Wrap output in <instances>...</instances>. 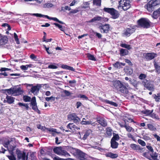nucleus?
I'll return each instance as SVG.
<instances>
[{
	"mask_svg": "<svg viewBox=\"0 0 160 160\" xmlns=\"http://www.w3.org/2000/svg\"><path fill=\"white\" fill-rule=\"evenodd\" d=\"M98 122L102 126L105 127L107 126V123L105 119L101 118L97 120Z\"/></svg>",
	"mask_w": 160,
	"mask_h": 160,
	"instance_id": "cd10ccee",
	"label": "nucleus"
},
{
	"mask_svg": "<svg viewBox=\"0 0 160 160\" xmlns=\"http://www.w3.org/2000/svg\"><path fill=\"white\" fill-rule=\"evenodd\" d=\"M53 5L51 3H48L44 5V7L45 8H49L52 7Z\"/></svg>",
	"mask_w": 160,
	"mask_h": 160,
	"instance_id": "052dcab7",
	"label": "nucleus"
},
{
	"mask_svg": "<svg viewBox=\"0 0 160 160\" xmlns=\"http://www.w3.org/2000/svg\"><path fill=\"white\" fill-rule=\"evenodd\" d=\"M138 25L140 27L144 28H148L151 26V22L147 18H141L138 20Z\"/></svg>",
	"mask_w": 160,
	"mask_h": 160,
	"instance_id": "f03ea898",
	"label": "nucleus"
},
{
	"mask_svg": "<svg viewBox=\"0 0 160 160\" xmlns=\"http://www.w3.org/2000/svg\"><path fill=\"white\" fill-rule=\"evenodd\" d=\"M104 102L106 103L109 104L112 106L115 107H117L118 106V104L112 101H110L107 99L104 100Z\"/></svg>",
	"mask_w": 160,
	"mask_h": 160,
	"instance_id": "72a5a7b5",
	"label": "nucleus"
},
{
	"mask_svg": "<svg viewBox=\"0 0 160 160\" xmlns=\"http://www.w3.org/2000/svg\"><path fill=\"white\" fill-rule=\"evenodd\" d=\"M120 46L122 48H126L128 50H130L132 48L130 45L127 44L125 43H121L120 44Z\"/></svg>",
	"mask_w": 160,
	"mask_h": 160,
	"instance_id": "37998d69",
	"label": "nucleus"
},
{
	"mask_svg": "<svg viewBox=\"0 0 160 160\" xmlns=\"http://www.w3.org/2000/svg\"><path fill=\"white\" fill-rule=\"evenodd\" d=\"M125 65V63L117 62L113 64L112 65L115 68L120 69L122 68V66H124Z\"/></svg>",
	"mask_w": 160,
	"mask_h": 160,
	"instance_id": "5701e85b",
	"label": "nucleus"
},
{
	"mask_svg": "<svg viewBox=\"0 0 160 160\" xmlns=\"http://www.w3.org/2000/svg\"><path fill=\"white\" fill-rule=\"evenodd\" d=\"M33 15L34 16H36L37 17H42L43 18H47V15H42L41 14L39 13H33Z\"/></svg>",
	"mask_w": 160,
	"mask_h": 160,
	"instance_id": "6e6d98bb",
	"label": "nucleus"
},
{
	"mask_svg": "<svg viewBox=\"0 0 160 160\" xmlns=\"http://www.w3.org/2000/svg\"><path fill=\"white\" fill-rule=\"evenodd\" d=\"M103 19V18L99 16H97L90 20L89 22H95L97 21H99Z\"/></svg>",
	"mask_w": 160,
	"mask_h": 160,
	"instance_id": "c756f323",
	"label": "nucleus"
},
{
	"mask_svg": "<svg viewBox=\"0 0 160 160\" xmlns=\"http://www.w3.org/2000/svg\"><path fill=\"white\" fill-rule=\"evenodd\" d=\"M23 100L25 102H30L31 100V98L30 97L28 96L24 95L23 97Z\"/></svg>",
	"mask_w": 160,
	"mask_h": 160,
	"instance_id": "09e8293b",
	"label": "nucleus"
},
{
	"mask_svg": "<svg viewBox=\"0 0 160 160\" xmlns=\"http://www.w3.org/2000/svg\"><path fill=\"white\" fill-rule=\"evenodd\" d=\"M47 18L49 20H54L62 24H65L64 22L62 21H60L58 19L56 18L50 17L47 15Z\"/></svg>",
	"mask_w": 160,
	"mask_h": 160,
	"instance_id": "7c9ffc66",
	"label": "nucleus"
},
{
	"mask_svg": "<svg viewBox=\"0 0 160 160\" xmlns=\"http://www.w3.org/2000/svg\"><path fill=\"white\" fill-rule=\"evenodd\" d=\"M32 66V64H27L26 65H22L20 66V68L22 70H26L29 68H31Z\"/></svg>",
	"mask_w": 160,
	"mask_h": 160,
	"instance_id": "4c0bfd02",
	"label": "nucleus"
},
{
	"mask_svg": "<svg viewBox=\"0 0 160 160\" xmlns=\"http://www.w3.org/2000/svg\"><path fill=\"white\" fill-rule=\"evenodd\" d=\"M16 154L17 158L19 160H27L28 154L26 155V153L24 151H21L19 149L16 150Z\"/></svg>",
	"mask_w": 160,
	"mask_h": 160,
	"instance_id": "6e6552de",
	"label": "nucleus"
},
{
	"mask_svg": "<svg viewBox=\"0 0 160 160\" xmlns=\"http://www.w3.org/2000/svg\"><path fill=\"white\" fill-rule=\"evenodd\" d=\"M123 84L119 80H116L113 82V85L114 87L113 88H115L118 91L120 89Z\"/></svg>",
	"mask_w": 160,
	"mask_h": 160,
	"instance_id": "dca6fc26",
	"label": "nucleus"
},
{
	"mask_svg": "<svg viewBox=\"0 0 160 160\" xmlns=\"http://www.w3.org/2000/svg\"><path fill=\"white\" fill-rule=\"evenodd\" d=\"M99 29L102 33H108V32L110 28L109 24H102L99 26Z\"/></svg>",
	"mask_w": 160,
	"mask_h": 160,
	"instance_id": "1a4fd4ad",
	"label": "nucleus"
},
{
	"mask_svg": "<svg viewBox=\"0 0 160 160\" xmlns=\"http://www.w3.org/2000/svg\"><path fill=\"white\" fill-rule=\"evenodd\" d=\"M138 142L142 146H145L146 145L145 142L143 140L140 139H138Z\"/></svg>",
	"mask_w": 160,
	"mask_h": 160,
	"instance_id": "864d4df0",
	"label": "nucleus"
},
{
	"mask_svg": "<svg viewBox=\"0 0 160 160\" xmlns=\"http://www.w3.org/2000/svg\"><path fill=\"white\" fill-rule=\"evenodd\" d=\"M93 4L97 6H101V0H93Z\"/></svg>",
	"mask_w": 160,
	"mask_h": 160,
	"instance_id": "49530a36",
	"label": "nucleus"
},
{
	"mask_svg": "<svg viewBox=\"0 0 160 160\" xmlns=\"http://www.w3.org/2000/svg\"><path fill=\"white\" fill-rule=\"evenodd\" d=\"M124 70L128 75H131L133 73L132 69L128 66L124 67Z\"/></svg>",
	"mask_w": 160,
	"mask_h": 160,
	"instance_id": "4be33fe9",
	"label": "nucleus"
},
{
	"mask_svg": "<svg viewBox=\"0 0 160 160\" xmlns=\"http://www.w3.org/2000/svg\"><path fill=\"white\" fill-rule=\"evenodd\" d=\"M135 28L132 27H130L129 28H127L123 33V35L124 36L129 37L135 32Z\"/></svg>",
	"mask_w": 160,
	"mask_h": 160,
	"instance_id": "9d476101",
	"label": "nucleus"
},
{
	"mask_svg": "<svg viewBox=\"0 0 160 160\" xmlns=\"http://www.w3.org/2000/svg\"><path fill=\"white\" fill-rule=\"evenodd\" d=\"M86 119L84 118H83L82 121L81 123L82 125H89L90 124V122L88 121H86Z\"/></svg>",
	"mask_w": 160,
	"mask_h": 160,
	"instance_id": "3c124183",
	"label": "nucleus"
},
{
	"mask_svg": "<svg viewBox=\"0 0 160 160\" xmlns=\"http://www.w3.org/2000/svg\"><path fill=\"white\" fill-rule=\"evenodd\" d=\"M120 139V137L118 134L113 133V137L112 138L111 140L115 141H118Z\"/></svg>",
	"mask_w": 160,
	"mask_h": 160,
	"instance_id": "79ce46f5",
	"label": "nucleus"
},
{
	"mask_svg": "<svg viewBox=\"0 0 160 160\" xmlns=\"http://www.w3.org/2000/svg\"><path fill=\"white\" fill-rule=\"evenodd\" d=\"M125 128L126 129V131L129 132L132 131V132H134V129L132 127H130L128 124H126V126H125Z\"/></svg>",
	"mask_w": 160,
	"mask_h": 160,
	"instance_id": "e433bc0d",
	"label": "nucleus"
},
{
	"mask_svg": "<svg viewBox=\"0 0 160 160\" xmlns=\"http://www.w3.org/2000/svg\"><path fill=\"white\" fill-rule=\"evenodd\" d=\"M42 84H38L36 86H32L31 88L30 92L34 95L37 94L42 87Z\"/></svg>",
	"mask_w": 160,
	"mask_h": 160,
	"instance_id": "f8f14e48",
	"label": "nucleus"
},
{
	"mask_svg": "<svg viewBox=\"0 0 160 160\" xmlns=\"http://www.w3.org/2000/svg\"><path fill=\"white\" fill-rule=\"evenodd\" d=\"M118 143L115 141H111V146L112 148H116L118 147Z\"/></svg>",
	"mask_w": 160,
	"mask_h": 160,
	"instance_id": "c9c22d12",
	"label": "nucleus"
},
{
	"mask_svg": "<svg viewBox=\"0 0 160 160\" xmlns=\"http://www.w3.org/2000/svg\"><path fill=\"white\" fill-rule=\"evenodd\" d=\"M46 129L49 131L50 132H54L57 133H60V132H57L56 131V129L54 128L50 129L49 128H46Z\"/></svg>",
	"mask_w": 160,
	"mask_h": 160,
	"instance_id": "5fc2aeb1",
	"label": "nucleus"
},
{
	"mask_svg": "<svg viewBox=\"0 0 160 160\" xmlns=\"http://www.w3.org/2000/svg\"><path fill=\"white\" fill-rule=\"evenodd\" d=\"M63 92L65 95L67 96H70L72 94L70 92L66 90H64Z\"/></svg>",
	"mask_w": 160,
	"mask_h": 160,
	"instance_id": "338daca9",
	"label": "nucleus"
},
{
	"mask_svg": "<svg viewBox=\"0 0 160 160\" xmlns=\"http://www.w3.org/2000/svg\"><path fill=\"white\" fill-rule=\"evenodd\" d=\"M104 12L109 14L113 19L118 18L120 16L119 12L113 8H104Z\"/></svg>",
	"mask_w": 160,
	"mask_h": 160,
	"instance_id": "7ed1b4c3",
	"label": "nucleus"
},
{
	"mask_svg": "<svg viewBox=\"0 0 160 160\" xmlns=\"http://www.w3.org/2000/svg\"><path fill=\"white\" fill-rule=\"evenodd\" d=\"M68 118L69 120H73L76 123H78L80 119L75 113L68 115Z\"/></svg>",
	"mask_w": 160,
	"mask_h": 160,
	"instance_id": "ddd939ff",
	"label": "nucleus"
},
{
	"mask_svg": "<svg viewBox=\"0 0 160 160\" xmlns=\"http://www.w3.org/2000/svg\"><path fill=\"white\" fill-rule=\"evenodd\" d=\"M8 41L7 36L0 34V46L5 45Z\"/></svg>",
	"mask_w": 160,
	"mask_h": 160,
	"instance_id": "f3484780",
	"label": "nucleus"
},
{
	"mask_svg": "<svg viewBox=\"0 0 160 160\" xmlns=\"http://www.w3.org/2000/svg\"><path fill=\"white\" fill-rule=\"evenodd\" d=\"M18 104L21 107L22 106L24 107L25 108V109L26 110H28L29 107L28 105V103H24L22 102H19L18 103Z\"/></svg>",
	"mask_w": 160,
	"mask_h": 160,
	"instance_id": "a18cd8bd",
	"label": "nucleus"
},
{
	"mask_svg": "<svg viewBox=\"0 0 160 160\" xmlns=\"http://www.w3.org/2000/svg\"><path fill=\"white\" fill-rule=\"evenodd\" d=\"M7 157L10 160H16V158L13 154L10 156H8Z\"/></svg>",
	"mask_w": 160,
	"mask_h": 160,
	"instance_id": "69168bd1",
	"label": "nucleus"
},
{
	"mask_svg": "<svg viewBox=\"0 0 160 160\" xmlns=\"http://www.w3.org/2000/svg\"><path fill=\"white\" fill-rule=\"evenodd\" d=\"M142 156L149 160H159L158 159V154L156 152L151 153L149 155V152H145L142 154Z\"/></svg>",
	"mask_w": 160,
	"mask_h": 160,
	"instance_id": "0eeeda50",
	"label": "nucleus"
},
{
	"mask_svg": "<svg viewBox=\"0 0 160 160\" xmlns=\"http://www.w3.org/2000/svg\"><path fill=\"white\" fill-rule=\"evenodd\" d=\"M154 66L155 68L156 72L158 74H159L160 73V66L158 65L156 62L154 63Z\"/></svg>",
	"mask_w": 160,
	"mask_h": 160,
	"instance_id": "a19ab883",
	"label": "nucleus"
},
{
	"mask_svg": "<svg viewBox=\"0 0 160 160\" xmlns=\"http://www.w3.org/2000/svg\"><path fill=\"white\" fill-rule=\"evenodd\" d=\"M148 128L151 131H155L156 130V128L153 125L151 124H148L147 125Z\"/></svg>",
	"mask_w": 160,
	"mask_h": 160,
	"instance_id": "8fccbe9b",
	"label": "nucleus"
},
{
	"mask_svg": "<svg viewBox=\"0 0 160 160\" xmlns=\"http://www.w3.org/2000/svg\"><path fill=\"white\" fill-rule=\"evenodd\" d=\"M152 110H145L143 111V113L147 115H149L152 113Z\"/></svg>",
	"mask_w": 160,
	"mask_h": 160,
	"instance_id": "13d9d810",
	"label": "nucleus"
},
{
	"mask_svg": "<svg viewBox=\"0 0 160 160\" xmlns=\"http://www.w3.org/2000/svg\"><path fill=\"white\" fill-rule=\"evenodd\" d=\"M152 3L153 4V5L155 6L160 4V0H151Z\"/></svg>",
	"mask_w": 160,
	"mask_h": 160,
	"instance_id": "603ef678",
	"label": "nucleus"
},
{
	"mask_svg": "<svg viewBox=\"0 0 160 160\" xmlns=\"http://www.w3.org/2000/svg\"><path fill=\"white\" fill-rule=\"evenodd\" d=\"M55 97L53 96H51L49 97H47L45 98L46 100L48 102L50 101L51 100L54 101L55 100Z\"/></svg>",
	"mask_w": 160,
	"mask_h": 160,
	"instance_id": "bf43d9fd",
	"label": "nucleus"
},
{
	"mask_svg": "<svg viewBox=\"0 0 160 160\" xmlns=\"http://www.w3.org/2000/svg\"><path fill=\"white\" fill-rule=\"evenodd\" d=\"M119 91L123 95L129 93L128 89L123 84Z\"/></svg>",
	"mask_w": 160,
	"mask_h": 160,
	"instance_id": "aec40b11",
	"label": "nucleus"
},
{
	"mask_svg": "<svg viewBox=\"0 0 160 160\" xmlns=\"http://www.w3.org/2000/svg\"><path fill=\"white\" fill-rule=\"evenodd\" d=\"M143 83L144 86L147 89L152 91H154V88L153 85L151 84L148 81L146 80Z\"/></svg>",
	"mask_w": 160,
	"mask_h": 160,
	"instance_id": "4468645a",
	"label": "nucleus"
},
{
	"mask_svg": "<svg viewBox=\"0 0 160 160\" xmlns=\"http://www.w3.org/2000/svg\"><path fill=\"white\" fill-rule=\"evenodd\" d=\"M127 136L129 138H131L134 141H135V138L131 133H128L127 134Z\"/></svg>",
	"mask_w": 160,
	"mask_h": 160,
	"instance_id": "e2e57ef3",
	"label": "nucleus"
},
{
	"mask_svg": "<svg viewBox=\"0 0 160 160\" xmlns=\"http://www.w3.org/2000/svg\"><path fill=\"white\" fill-rule=\"evenodd\" d=\"M130 147L132 150L142 152L144 151L145 149L143 148L140 147L139 145H137L135 144H131L130 145Z\"/></svg>",
	"mask_w": 160,
	"mask_h": 160,
	"instance_id": "9b49d317",
	"label": "nucleus"
},
{
	"mask_svg": "<svg viewBox=\"0 0 160 160\" xmlns=\"http://www.w3.org/2000/svg\"><path fill=\"white\" fill-rule=\"evenodd\" d=\"M119 8L122 9L124 11H126L131 7L130 0H120L119 1Z\"/></svg>",
	"mask_w": 160,
	"mask_h": 160,
	"instance_id": "39448f33",
	"label": "nucleus"
},
{
	"mask_svg": "<svg viewBox=\"0 0 160 160\" xmlns=\"http://www.w3.org/2000/svg\"><path fill=\"white\" fill-rule=\"evenodd\" d=\"M128 51L126 49L121 48L120 50V54L121 56L126 55L128 54Z\"/></svg>",
	"mask_w": 160,
	"mask_h": 160,
	"instance_id": "2f4dec72",
	"label": "nucleus"
},
{
	"mask_svg": "<svg viewBox=\"0 0 160 160\" xmlns=\"http://www.w3.org/2000/svg\"><path fill=\"white\" fill-rule=\"evenodd\" d=\"M14 38H15V40L16 42V43L17 44H19L20 42H19V39L18 38V37L17 34L14 32Z\"/></svg>",
	"mask_w": 160,
	"mask_h": 160,
	"instance_id": "4d7b16f0",
	"label": "nucleus"
},
{
	"mask_svg": "<svg viewBox=\"0 0 160 160\" xmlns=\"http://www.w3.org/2000/svg\"><path fill=\"white\" fill-rule=\"evenodd\" d=\"M153 98L156 102H158L160 100V93H158L157 94H154L152 95Z\"/></svg>",
	"mask_w": 160,
	"mask_h": 160,
	"instance_id": "58836bf2",
	"label": "nucleus"
},
{
	"mask_svg": "<svg viewBox=\"0 0 160 160\" xmlns=\"http://www.w3.org/2000/svg\"><path fill=\"white\" fill-rule=\"evenodd\" d=\"M105 156L107 157H110L112 158H115L118 157V155L116 153H113L111 152H108L106 153Z\"/></svg>",
	"mask_w": 160,
	"mask_h": 160,
	"instance_id": "bb28decb",
	"label": "nucleus"
},
{
	"mask_svg": "<svg viewBox=\"0 0 160 160\" xmlns=\"http://www.w3.org/2000/svg\"><path fill=\"white\" fill-rule=\"evenodd\" d=\"M147 148L152 153H154V150L152 146L149 145H147L146 146Z\"/></svg>",
	"mask_w": 160,
	"mask_h": 160,
	"instance_id": "0e129e2a",
	"label": "nucleus"
},
{
	"mask_svg": "<svg viewBox=\"0 0 160 160\" xmlns=\"http://www.w3.org/2000/svg\"><path fill=\"white\" fill-rule=\"evenodd\" d=\"M74 154L79 160H86L87 159L86 154L79 149H76Z\"/></svg>",
	"mask_w": 160,
	"mask_h": 160,
	"instance_id": "423d86ee",
	"label": "nucleus"
},
{
	"mask_svg": "<svg viewBox=\"0 0 160 160\" xmlns=\"http://www.w3.org/2000/svg\"><path fill=\"white\" fill-rule=\"evenodd\" d=\"M30 104L32 105V108L35 111H40L38 108L36 102V98L33 97L32 98Z\"/></svg>",
	"mask_w": 160,
	"mask_h": 160,
	"instance_id": "a211bd4d",
	"label": "nucleus"
},
{
	"mask_svg": "<svg viewBox=\"0 0 160 160\" xmlns=\"http://www.w3.org/2000/svg\"><path fill=\"white\" fill-rule=\"evenodd\" d=\"M61 67L63 69L71 71L72 72H76L75 69L72 67L65 64L62 65Z\"/></svg>",
	"mask_w": 160,
	"mask_h": 160,
	"instance_id": "393cba45",
	"label": "nucleus"
},
{
	"mask_svg": "<svg viewBox=\"0 0 160 160\" xmlns=\"http://www.w3.org/2000/svg\"><path fill=\"white\" fill-rule=\"evenodd\" d=\"M53 24L55 25L56 27H57L60 30L64 32H65V27L64 26L60 25L57 23H54Z\"/></svg>",
	"mask_w": 160,
	"mask_h": 160,
	"instance_id": "f704fd0d",
	"label": "nucleus"
},
{
	"mask_svg": "<svg viewBox=\"0 0 160 160\" xmlns=\"http://www.w3.org/2000/svg\"><path fill=\"white\" fill-rule=\"evenodd\" d=\"M125 97L127 98L128 99L131 100H134V98H137V96L135 95H133L131 93H129V92L125 94Z\"/></svg>",
	"mask_w": 160,
	"mask_h": 160,
	"instance_id": "c85d7f7f",
	"label": "nucleus"
},
{
	"mask_svg": "<svg viewBox=\"0 0 160 160\" xmlns=\"http://www.w3.org/2000/svg\"><path fill=\"white\" fill-rule=\"evenodd\" d=\"M6 99V100H5L4 101V102H7L9 104L12 103L14 101L15 98L12 96H8L7 94Z\"/></svg>",
	"mask_w": 160,
	"mask_h": 160,
	"instance_id": "412c9836",
	"label": "nucleus"
},
{
	"mask_svg": "<svg viewBox=\"0 0 160 160\" xmlns=\"http://www.w3.org/2000/svg\"><path fill=\"white\" fill-rule=\"evenodd\" d=\"M12 141V138L9 137L3 139L2 141V144L3 146L9 152L13 153V152L15 150L16 146L13 145H12L10 144V143Z\"/></svg>",
	"mask_w": 160,
	"mask_h": 160,
	"instance_id": "f257e3e1",
	"label": "nucleus"
},
{
	"mask_svg": "<svg viewBox=\"0 0 160 160\" xmlns=\"http://www.w3.org/2000/svg\"><path fill=\"white\" fill-rule=\"evenodd\" d=\"M87 57L89 60L94 61H96V58L94 57V56L93 55L91 54H88L87 55Z\"/></svg>",
	"mask_w": 160,
	"mask_h": 160,
	"instance_id": "de8ad7c7",
	"label": "nucleus"
},
{
	"mask_svg": "<svg viewBox=\"0 0 160 160\" xmlns=\"http://www.w3.org/2000/svg\"><path fill=\"white\" fill-rule=\"evenodd\" d=\"M48 68H49L52 69H55L58 68V67L57 66L53 64H50L49 65Z\"/></svg>",
	"mask_w": 160,
	"mask_h": 160,
	"instance_id": "680f3d73",
	"label": "nucleus"
},
{
	"mask_svg": "<svg viewBox=\"0 0 160 160\" xmlns=\"http://www.w3.org/2000/svg\"><path fill=\"white\" fill-rule=\"evenodd\" d=\"M160 16V7L158 9L153 12L152 15V17L155 19H156Z\"/></svg>",
	"mask_w": 160,
	"mask_h": 160,
	"instance_id": "b1692460",
	"label": "nucleus"
},
{
	"mask_svg": "<svg viewBox=\"0 0 160 160\" xmlns=\"http://www.w3.org/2000/svg\"><path fill=\"white\" fill-rule=\"evenodd\" d=\"M146 77V75L144 74H141L139 76V78L140 79H145Z\"/></svg>",
	"mask_w": 160,
	"mask_h": 160,
	"instance_id": "774afa93",
	"label": "nucleus"
},
{
	"mask_svg": "<svg viewBox=\"0 0 160 160\" xmlns=\"http://www.w3.org/2000/svg\"><path fill=\"white\" fill-rule=\"evenodd\" d=\"M144 7L147 9L148 11L151 12L154 9V6L153 5L152 1H150L145 5Z\"/></svg>",
	"mask_w": 160,
	"mask_h": 160,
	"instance_id": "6ab92c4d",
	"label": "nucleus"
},
{
	"mask_svg": "<svg viewBox=\"0 0 160 160\" xmlns=\"http://www.w3.org/2000/svg\"><path fill=\"white\" fill-rule=\"evenodd\" d=\"M13 88H11L8 89H5L2 90L3 93H5L7 92V93L9 95H13Z\"/></svg>",
	"mask_w": 160,
	"mask_h": 160,
	"instance_id": "473e14b6",
	"label": "nucleus"
},
{
	"mask_svg": "<svg viewBox=\"0 0 160 160\" xmlns=\"http://www.w3.org/2000/svg\"><path fill=\"white\" fill-rule=\"evenodd\" d=\"M112 130L111 128L107 127L106 130V133L108 137H111L112 135Z\"/></svg>",
	"mask_w": 160,
	"mask_h": 160,
	"instance_id": "ea45409f",
	"label": "nucleus"
},
{
	"mask_svg": "<svg viewBox=\"0 0 160 160\" xmlns=\"http://www.w3.org/2000/svg\"><path fill=\"white\" fill-rule=\"evenodd\" d=\"M23 91L21 90L20 88H13V95L14 96H18L22 94Z\"/></svg>",
	"mask_w": 160,
	"mask_h": 160,
	"instance_id": "a878e982",
	"label": "nucleus"
},
{
	"mask_svg": "<svg viewBox=\"0 0 160 160\" xmlns=\"http://www.w3.org/2000/svg\"><path fill=\"white\" fill-rule=\"evenodd\" d=\"M91 132V130H87L85 133L82 139L84 140H86L89 136Z\"/></svg>",
	"mask_w": 160,
	"mask_h": 160,
	"instance_id": "c03bdc74",
	"label": "nucleus"
},
{
	"mask_svg": "<svg viewBox=\"0 0 160 160\" xmlns=\"http://www.w3.org/2000/svg\"><path fill=\"white\" fill-rule=\"evenodd\" d=\"M53 152L60 156L70 157V155L65 150L63 149L62 147H55L53 149Z\"/></svg>",
	"mask_w": 160,
	"mask_h": 160,
	"instance_id": "20e7f679",
	"label": "nucleus"
},
{
	"mask_svg": "<svg viewBox=\"0 0 160 160\" xmlns=\"http://www.w3.org/2000/svg\"><path fill=\"white\" fill-rule=\"evenodd\" d=\"M157 53L154 52H148L146 54L145 57L149 61L154 59L157 57Z\"/></svg>",
	"mask_w": 160,
	"mask_h": 160,
	"instance_id": "2eb2a0df",
	"label": "nucleus"
}]
</instances>
